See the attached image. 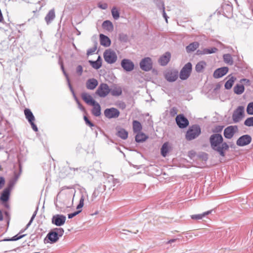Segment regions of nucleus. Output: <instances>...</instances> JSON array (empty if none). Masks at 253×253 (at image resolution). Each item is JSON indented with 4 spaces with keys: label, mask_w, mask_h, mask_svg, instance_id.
I'll return each instance as SVG.
<instances>
[{
    "label": "nucleus",
    "mask_w": 253,
    "mask_h": 253,
    "mask_svg": "<svg viewBox=\"0 0 253 253\" xmlns=\"http://www.w3.org/2000/svg\"><path fill=\"white\" fill-rule=\"evenodd\" d=\"M112 14L115 20H117L120 17V13L116 7H114L111 10Z\"/></svg>",
    "instance_id": "41"
},
{
    "label": "nucleus",
    "mask_w": 253,
    "mask_h": 253,
    "mask_svg": "<svg viewBox=\"0 0 253 253\" xmlns=\"http://www.w3.org/2000/svg\"><path fill=\"white\" fill-rule=\"evenodd\" d=\"M177 240L176 239H171L168 241L167 244H171V243L174 242Z\"/></svg>",
    "instance_id": "62"
},
{
    "label": "nucleus",
    "mask_w": 253,
    "mask_h": 253,
    "mask_svg": "<svg viewBox=\"0 0 253 253\" xmlns=\"http://www.w3.org/2000/svg\"><path fill=\"white\" fill-rule=\"evenodd\" d=\"M201 133V128L199 126L195 125L189 127L186 134L187 140H192L197 138Z\"/></svg>",
    "instance_id": "2"
},
{
    "label": "nucleus",
    "mask_w": 253,
    "mask_h": 253,
    "mask_svg": "<svg viewBox=\"0 0 253 253\" xmlns=\"http://www.w3.org/2000/svg\"><path fill=\"white\" fill-rule=\"evenodd\" d=\"M3 220V215L1 211L0 210V221H2Z\"/></svg>",
    "instance_id": "63"
},
{
    "label": "nucleus",
    "mask_w": 253,
    "mask_h": 253,
    "mask_svg": "<svg viewBox=\"0 0 253 253\" xmlns=\"http://www.w3.org/2000/svg\"><path fill=\"white\" fill-rule=\"evenodd\" d=\"M81 211H75L73 213L68 214V218H73V217H74L76 215H77V214H78Z\"/></svg>",
    "instance_id": "53"
},
{
    "label": "nucleus",
    "mask_w": 253,
    "mask_h": 253,
    "mask_svg": "<svg viewBox=\"0 0 253 253\" xmlns=\"http://www.w3.org/2000/svg\"><path fill=\"white\" fill-rule=\"evenodd\" d=\"M55 233H57V235L59 238L62 237L64 233V230L62 228H56L53 230Z\"/></svg>",
    "instance_id": "44"
},
{
    "label": "nucleus",
    "mask_w": 253,
    "mask_h": 253,
    "mask_svg": "<svg viewBox=\"0 0 253 253\" xmlns=\"http://www.w3.org/2000/svg\"><path fill=\"white\" fill-rule=\"evenodd\" d=\"M110 89V92L113 96H119L122 94V88L118 85H113Z\"/></svg>",
    "instance_id": "18"
},
{
    "label": "nucleus",
    "mask_w": 253,
    "mask_h": 253,
    "mask_svg": "<svg viewBox=\"0 0 253 253\" xmlns=\"http://www.w3.org/2000/svg\"><path fill=\"white\" fill-rule=\"evenodd\" d=\"M46 238H48L51 243L56 242L59 239L57 235V233H55L53 230L49 232L47 234Z\"/></svg>",
    "instance_id": "24"
},
{
    "label": "nucleus",
    "mask_w": 253,
    "mask_h": 253,
    "mask_svg": "<svg viewBox=\"0 0 253 253\" xmlns=\"http://www.w3.org/2000/svg\"><path fill=\"white\" fill-rule=\"evenodd\" d=\"M103 57L105 61L108 64H113L117 60L116 53L111 49H106L104 51Z\"/></svg>",
    "instance_id": "3"
},
{
    "label": "nucleus",
    "mask_w": 253,
    "mask_h": 253,
    "mask_svg": "<svg viewBox=\"0 0 253 253\" xmlns=\"http://www.w3.org/2000/svg\"><path fill=\"white\" fill-rule=\"evenodd\" d=\"M218 49L216 47H211L210 48H203L198 49L197 51V55H204V54H211L213 53H215L217 51Z\"/></svg>",
    "instance_id": "19"
},
{
    "label": "nucleus",
    "mask_w": 253,
    "mask_h": 253,
    "mask_svg": "<svg viewBox=\"0 0 253 253\" xmlns=\"http://www.w3.org/2000/svg\"><path fill=\"white\" fill-rule=\"evenodd\" d=\"M176 122L178 126L181 128L186 127L189 125L188 120L183 115L177 116Z\"/></svg>",
    "instance_id": "13"
},
{
    "label": "nucleus",
    "mask_w": 253,
    "mask_h": 253,
    "mask_svg": "<svg viewBox=\"0 0 253 253\" xmlns=\"http://www.w3.org/2000/svg\"><path fill=\"white\" fill-rule=\"evenodd\" d=\"M102 27L104 29L109 32L112 31L113 30V24L109 20H106L103 22L102 24Z\"/></svg>",
    "instance_id": "28"
},
{
    "label": "nucleus",
    "mask_w": 253,
    "mask_h": 253,
    "mask_svg": "<svg viewBox=\"0 0 253 253\" xmlns=\"http://www.w3.org/2000/svg\"><path fill=\"white\" fill-rule=\"evenodd\" d=\"M89 62L90 63L92 67L95 69H98L101 67L102 65L101 62H99V61H92L89 60Z\"/></svg>",
    "instance_id": "40"
},
{
    "label": "nucleus",
    "mask_w": 253,
    "mask_h": 253,
    "mask_svg": "<svg viewBox=\"0 0 253 253\" xmlns=\"http://www.w3.org/2000/svg\"><path fill=\"white\" fill-rule=\"evenodd\" d=\"M224 61L229 64L232 65L233 64V61L231 55L230 54H225L223 56Z\"/></svg>",
    "instance_id": "37"
},
{
    "label": "nucleus",
    "mask_w": 253,
    "mask_h": 253,
    "mask_svg": "<svg viewBox=\"0 0 253 253\" xmlns=\"http://www.w3.org/2000/svg\"><path fill=\"white\" fill-rule=\"evenodd\" d=\"M252 140L251 136L248 134L244 135L237 140L236 144L239 146H244L250 144Z\"/></svg>",
    "instance_id": "14"
},
{
    "label": "nucleus",
    "mask_w": 253,
    "mask_h": 253,
    "mask_svg": "<svg viewBox=\"0 0 253 253\" xmlns=\"http://www.w3.org/2000/svg\"><path fill=\"white\" fill-rule=\"evenodd\" d=\"M73 93V95L75 98V99L76 100L77 103H78V106H79V108L82 110H84V107L81 105V104L80 103L79 101L78 100V98H77L75 94V92H74V93L72 92Z\"/></svg>",
    "instance_id": "49"
},
{
    "label": "nucleus",
    "mask_w": 253,
    "mask_h": 253,
    "mask_svg": "<svg viewBox=\"0 0 253 253\" xmlns=\"http://www.w3.org/2000/svg\"><path fill=\"white\" fill-rule=\"evenodd\" d=\"M98 7L102 9H106L107 8L108 5L106 3H98Z\"/></svg>",
    "instance_id": "57"
},
{
    "label": "nucleus",
    "mask_w": 253,
    "mask_h": 253,
    "mask_svg": "<svg viewBox=\"0 0 253 253\" xmlns=\"http://www.w3.org/2000/svg\"><path fill=\"white\" fill-rule=\"evenodd\" d=\"M119 39L121 41L126 42L127 40V36L125 34H120L119 36Z\"/></svg>",
    "instance_id": "54"
},
{
    "label": "nucleus",
    "mask_w": 253,
    "mask_h": 253,
    "mask_svg": "<svg viewBox=\"0 0 253 253\" xmlns=\"http://www.w3.org/2000/svg\"><path fill=\"white\" fill-rule=\"evenodd\" d=\"M25 236V235H20V236H18V235H16L13 236L10 239H9V240H7L8 241H17V240H18L19 239H21L22 238H23Z\"/></svg>",
    "instance_id": "48"
},
{
    "label": "nucleus",
    "mask_w": 253,
    "mask_h": 253,
    "mask_svg": "<svg viewBox=\"0 0 253 253\" xmlns=\"http://www.w3.org/2000/svg\"><path fill=\"white\" fill-rule=\"evenodd\" d=\"M210 141L211 148L224 157L225 151L228 149L229 146L226 142H223L222 135L218 133L213 134L211 136Z\"/></svg>",
    "instance_id": "1"
},
{
    "label": "nucleus",
    "mask_w": 253,
    "mask_h": 253,
    "mask_svg": "<svg viewBox=\"0 0 253 253\" xmlns=\"http://www.w3.org/2000/svg\"><path fill=\"white\" fill-rule=\"evenodd\" d=\"M198 157L203 161H207L208 159V154L205 153H201L199 154Z\"/></svg>",
    "instance_id": "45"
},
{
    "label": "nucleus",
    "mask_w": 253,
    "mask_h": 253,
    "mask_svg": "<svg viewBox=\"0 0 253 253\" xmlns=\"http://www.w3.org/2000/svg\"><path fill=\"white\" fill-rule=\"evenodd\" d=\"M240 83L243 84H249L250 81L248 79H243L240 80Z\"/></svg>",
    "instance_id": "60"
},
{
    "label": "nucleus",
    "mask_w": 253,
    "mask_h": 253,
    "mask_svg": "<svg viewBox=\"0 0 253 253\" xmlns=\"http://www.w3.org/2000/svg\"><path fill=\"white\" fill-rule=\"evenodd\" d=\"M84 196L82 195L80 199V203L79 205L77 207V209H80L82 208L84 206Z\"/></svg>",
    "instance_id": "46"
},
{
    "label": "nucleus",
    "mask_w": 253,
    "mask_h": 253,
    "mask_svg": "<svg viewBox=\"0 0 253 253\" xmlns=\"http://www.w3.org/2000/svg\"><path fill=\"white\" fill-rule=\"evenodd\" d=\"M140 68L145 71H149L152 68V61L150 57H145L140 62Z\"/></svg>",
    "instance_id": "7"
},
{
    "label": "nucleus",
    "mask_w": 253,
    "mask_h": 253,
    "mask_svg": "<svg viewBox=\"0 0 253 253\" xmlns=\"http://www.w3.org/2000/svg\"><path fill=\"white\" fill-rule=\"evenodd\" d=\"M110 88L106 84H101L98 87L96 93L101 97H106L110 93Z\"/></svg>",
    "instance_id": "6"
},
{
    "label": "nucleus",
    "mask_w": 253,
    "mask_h": 253,
    "mask_svg": "<svg viewBox=\"0 0 253 253\" xmlns=\"http://www.w3.org/2000/svg\"><path fill=\"white\" fill-rule=\"evenodd\" d=\"M19 169H20V172H19V173H17L16 172H14V178L9 181V183L8 184V185L9 186H10L11 187H13V186L15 184V183L16 182V181H17L18 179L19 178V177L20 176V173H21V166L20 165L19 166Z\"/></svg>",
    "instance_id": "34"
},
{
    "label": "nucleus",
    "mask_w": 253,
    "mask_h": 253,
    "mask_svg": "<svg viewBox=\"0 0 253 253\" xmlns=\"http://www.w3.org/2000/svg\"><path fill=\"white\" fill-rule=\"evenodd\" d=\"M99 37L101 45L105 47H108L110 45L111 41L107 36L101 34H100Z\"/></svg>",
    "instance_id": "21"
},
{
    "label": "nucleus",
    "mask_w": 253,
    "mask_h": 253,
    "mask_svg": "<svg viewBox=\"0 0 253 253\" xmlns=\"http://www.w3.org/2000/svg\"><path fill=\"white\" fill-rule=\"evenodd\" d=\"M105 116L108 119L117 118L120 115V111L116 108H107L104 110Z\"/></svg>",
    "instance_id": "8"
},
{
    "label": "nucleus",
    "mask_w": 253,
    "mask_h": 253,
    "mask_svg": "<svg viewBox=\"0 0 253 253\" xmlns=\"http://www.w3.org/2000/svg\"><path fill=\"white\" fill-rule=\"evenodd\" d=\"M133 130L134 132H139L142 129V125L140 123L137 121H133L132 123Z\"/></svg>",
    "instance_id": "31"
},
{
    "label": "nucleus",
    "mask_w": 253,
    "mask_h": 253,
    "mask_svg": "<svg viewBox=\"0 0 253 253\" xmlns=\"http://www.w3.org/2000/svg\"><path fill=\"white\" fill-rule=\"evenodd\" d=\"M206 64L204 61H201L197 64L195 69L197 72H201L206 66Z\"/></svg>",
    "instance_id": "38"
},
{
    "label": "nucleus",
    "mask_w": 253,
    "mask_h": 253,
    "mask_svg": "<svg viewBox=\"0 0 253 253\" xmlns=\"http://www.w3.org/2000/svg\"><path fill=\"white\" fill-rule=\"evenodd\" d=\"M34 121H32V122H29V123L31 125L33 129L35 131H38V128L37 126H36V125L34 124Z\"/></svg>",
    "instance_id": "56"
},
{
    "label": "nucleus",
    "mask_w": 253,
    "mask_h": 253,
    "mask_svg": "<svg viewBox=\"0 0 253 253\" xmlns=\"http://www.w3.org/2000/svg\"><path fill=\"white\" fill-rule=\"evenodd\" d=\"M96 50V47L89 48L87 51V55H89L92 54Z\"/></svg>",
    "instance_id": "51"
},
{
    "label": "nucleus",
    "mask_w": 253,
    "mask_h": 253,
    "mask_svg": "<svg viewBox=\"0 0 253 253\" xmlns=\"http://www.w3.org/2000/svg\"><path fill=\"white\" fill-rule=\"evenodd\" d=\"M5 183V179L3 177H0V189L3 187Z\"/></svg>",
    "instance_id": "58"
},
{
    "label": "nucleus",
    "mask_w": 253,
    "mask_h": 253,
    "mask_svg": "<svg viewBox=\"0 0 253 253\" xmlns=\"http://www.w3.org/2000/svg\"><path fill=\"white\" fill-rule=\"evenodd\" d=\"M244 125L248 126H253V117L247 118L244 122Z\"/></svg>",
    "instance_id": "42"
},
{
    "label": "nucleus",
    "mask_w": 253,
    "mask_h": 253,
    "mask_svg": "<svg viewBox=\"0 0 253 253\" xmlns=\"http://www.w3.org/2000/svg\"><path fill=\"white\" fill-rule=\"evenodd\" d=\"M178 72L175 70H169L166 72L165 77L166 79L169 82H173L176 80L178 78Z\"/></svg>",
    "instance_id": "11"
},
{
    "label": "nucleus",
    "mask_w": 253,
    "mask_h": 253,
    "mask_svg": "<svg viewBox=\"0 0 253 253\" xmlns=\"http://www.w3.org/2000/svg\"><path fill=\"white\" fill-rule=\"evenodd\" d=\"M36 215V212H35V213L33 214V215H32L30 221L29 222V223L27 224V228H28L32 223V222H33V219H34L35 216Z\"/></svg>",
    "instance_id": "59"
},
{
    "label": "nucleus",
    "mask_w": 253,
    "mask_h": 253,
    "mask_svg": "<svg viewBox=\"0 0 253 253\" xmlns=\"http://www.w3.org/2000/svg\"><path fill=\"white\" fill-rule=\"evenodd\" d=\"M170 114L172 116H174L177 114V109L175 107L172 108L170 110Z\"/></svg>",
    "instance_id": "55"
},
{
    "label": "nucleus",
    "mask_w": 253,
    "mask_h": 253,
    "mask_svg": "<svg viewBox=\"0 0 253 253\" xmlns=\"http://www.w3.org/2000/svg\"><path fill=\"white\" fill-rule=\"evenodd\" d=\"M211 213V211H207L202 214H193L191 215V218L194 220H200L202 219L206 215H208Z\"/></svg>",
    "instance_id": "35"
},
{
    "label": "nucleus",
    "mask_w": 253,
    "mask_h": 253,
    "mask_svg": "<svg viewBox=\"0 0 253 253\" xmlns=\"http://www.w3.org/2000/svg\"><path fill=\"white\" fill-rule=\"evenodd\" d=\"M84 120L85 122L86 125H88L90 127L94 126V125L91 123L86 116H84Z\"/></svg>",
    "instance_id": "52"
},
{
    "label": "nucleus",
    "mask_w": 253,
    "mask_h": 253,
    "mask_svg": "<svg viewBox=\"0 0 253 253\" xmlns=\"http://www.w3.org/2000/svg\"><path fill=\"white\" fill-rule=\"evenodd\" d=\"M83 71V67L81 65H78L76 68V72L79 74V76H81Z\"/></svg>",
    "instance_id": "50"
},
{
    "label": "nucleus",
    "mask_w": 253,
    "mask_h": 253,
    "mask_svg": "<svg viewBox=\"0 0 253 253\" xmlns=\"http://www.w3.org/2000/svg\"><path fill=\"white\" fill-rule=\"evenodd\" d=\"M170 57V53L169 52H167L160 57L159 59V63L162 66H166L169 61Z\"/></svg>",
    "instance_id": "17"
},
{
    "label": "nucleus",
    "mask_w": 253,
    "mask_h": 253,
    "mask_svg": "<svg viewBox=\"0 0 253 253\" xmlns=\"http://www.w3.org/2000/svg\"><path fill=\"white\" fill-rule=\"evenodd\" d=\"M238 128L236 126H230L227 127L224 130V136L227 139H231L235 133L237 132Z\"/></svg>",
    "instance_id": "9"
},
{
    "label": "nucleus",
    "mask_w": 253,
    "mask_h": 253,
    "mask_svg": "<svg viewBox=\"0 0 253 253\" xmlns=\"http://www.w3.org/2000/svg\"><path fill=\"white\" fill-rule=\"evenodd\" d=\"M98 85L97 81L94 79H88L86 83V87L87 89L93 90Z\"/></svg>",
    "instance_id": "22"
},
{
    "label": "nucleus",
    "mask_w": 253,
    "mask_h": 253,
    "mask_svg": "<svg viewBox=\"0 0 253 253\" xmlns=\"http://www.w3.org/2000/svg\"><path fill=\"white\" fill-rule=\"evenodd\" d=\"M83 100L88 105H91L94 104L96 101L92 98V96L86 92H83L81 95Z\"/></svg>",
    "instance_id": "20"
},
{
    "label": "nucleus",
    "mask_w": 253,
    "mask_h": 253,
    "mask_svg": "<svg viewBox=\"0 0 253 253\" xmlns=\"http://www.w3.org/2000/svg\"><path fill=\"white\" fill-rule=\"evenodd\" d=\"M244 107L240 106L234 111L232 119L234 123L239 122L244 117Z\"/></svg>",
    "instance_id": "5"
},
{
    "label": "nucleus",
    "mask_w": 253,
    "mask_h": 253,
    "mask_svg": "<svg viewBox=\"0 0 253 253\" xmlns=\"http://www.w3.org/2000/svg\"><path fill=\"white\" fill-rule=\"evenodd\" d=\"M12 187L8 185V187L4 189L0 197V200L5 202H7L9 198L10 192Z\"/></svg>",
    "instance_id": "16"
},
{
    "label": "nucleus",
    "mask_w": 253,
    "mask_h": 253,
    "mask_svg": "<svg viewBox=\"0 0 253 253\" xmlns=\"http://www.w3.org/2000/svg\"><path fill=\"white\" fill-rule=\"evenodd\" d=\"M161 5L162 6V10H163V17L165 18L166 22L168 23V17L166 13L165 10V6H164V2H161Z\"/></svg>",
    "instance_id": "47"
},
{
    "label": "nucleus",
    "mask_w": 253,
    "mask_h": 253,
    "mask_svg": "<svg viewBox=\"0 0 253 253\" xmlns=\"http://www.w3.org/2000/svg\"><path fill=\"white\" fill-rule=\"evenodd\" d=\"M122 67L126 72H130L134 69V65L129 59H124L121 61Z\"/></svg>",
    "instance_id": "12"
},
{
    "label": "nucleus",
    "mask_w": 253,
    "mask_h": 253,
    "mask_svg": "<svg viewBox=\"0 0 253 253\" xmlns=\"http://www.w3.org/2000/svg\"><path fill=\"white\" fill-rule=\"evenodd\" d=\"M228 71V68L226 67L217 69L213 73V76L214 78H219L225 75Z\"/></svg>",
    "instance_id": "15"
},
{
    "label": "nucleus",
    "mask_w": 253,
    "mask_h": 253,
    "mask_svg": "<svg viewBox=\"0 0 253 253\" xmlns=\"http://www.w3.org/2000/svg\"><path fill=\"white\" fill-rule=\"evenodd\" d=\"M170 150L169 144V142H167L164 143L162 145V147L161 149V155L165 157L167 155V154L169 153Z\"/></svg>",
    "instance_id": "26"
},
{
    "label": "nucleus",
    "mask_w": 253,
    "mask_h": 253,
    "mask_svg": "<svg viewBox=\"0 0 253 253\" xmlns=\"http://www.w3.org/2000/svg\"><path fill=\"white\" fill-rule=\"evenodd\" d=\"M192 71V64L188 62L186 64L180 72L179 77L182 80H186L190 76Z\"/></svg>",
    "instance_id": "4"
},
{
    "label": "nucleus",
    "mask_w": 253,
    "mask_h": 253,
    "mask_svg": "<svg viewBox=\"0 0 253 253\" xmlns=\"http://www.w3.org/2000/svg\"><path fill=\"white\" fill-rule=\"evenodd\" d=\"M117 135L123 139H126L128 136V133L125 129L121 128L118 130Z\"/></svg>",
    "instance_id": "36"
},
{
    "label": "nucleus",
    "mask_w": 253,
    "mask_h": 253,
    "mask_svg": "<svg viewBox=\"0 0 253 253\" xmlns=\"http://www.w3.org/2000/svg\"><path fill=\"white\" fill-rule=\"evenodd\" d=\"M93 106V109L92 110V114L96 117H98L101 115V107L99 104L96 102L94 104L91 105Z\"/></svg>",
    "instance_id": "25"
},
{
    "label": "nucleus",
    "mask_w": 253,
    "mask_h": 253,
    "mask_svg": "<svg viewBox=\"0 0 253 253\" xmlns=\"http://www.w3.org/2000/svg\"><path fill=\"white\" fill-rule=\"evenodd\" d=\"M24 114L26 117V118L28 120L29 122H32V121H35V117L31 111V110L29 109H25L24 110Z\"/></svg>",
    "instance_id": "30"
},
{
    "label": "nucleus",
    "mask_w": 253,
    "mask_h": 253,
    "mask_svg": "<svg viewBox=\"0 0 253 253\" xmlns=\"http://www.w3.org/2000/svg\"><path fill=\"white\" fill-rule=\"evenodd\" d=\"M66 217L63 214H55L52 216V223L57 226H60L65 223Z\"/></svg>",
    "instance_id": "10"
},
{
    "label": "nucleus",
    "mask_w": 253,
    "mask_h": 253,
    "mask_svg": "<svg viewBox=\"0 0 253 253\" xmlns=\"http://www.w3.org/2000/svg\"><path fill=\"white\" fill-rule=\"evenodd\" d=\"M199 46V42H193L186 46V51L187 52H191L196 50Z\"/></svg>",
    "instance_id": "29"
},
{
    "label": "nucleus",
    "mask_w": 253,
    "mask_h": 253,
    "mask_svg": "<svg viewBox=\"0 0 253 253\" xmlns=\"http://www.w3.org/2000/svg\"><path fill=\"white\" fill-rule=\"evenodd\" d=\"M247 112L249 115H253V102L248 104L247 107Z\"/></svg>",
    "instance_id": "43"
},
{
    "label": "nucleus",
    "mask_w": 253,
    "mask_h": 253,
    "mask_svg": "<svg viewBox=\"0 0 253 253\" xmlns=\"http://www.w3.org/2000/svg\"><path fill=\"white\" fill-rule=\"evenodd\" d=\"M147 138L148 137L145 134L140 131L137 132L135 136V141L137 142H142L145 141Z\"/></svg>",
    "instance_id": "27"
},
{
    "label": "nucleus",
    "mask_w": 253,
    "mask_h": 253,
    "mask_svg": "<svg viewBox=\"0 0 253 253\" xmlns=\"http://www.w3.org/2000/svg\"><path fill=\"white\" fill-rule=\"evenodd\" d=\"M55 14L54 9H52L49 11L48 13L45 17V21L47 25L50 24L51 21L55 18Z\"/></svg>",
    "instance_id": "23"
},
{
    "label": "nucleus",
    "mask_w": 253,
    "mask_h": 253,
    "mask_svg": "<svg viewBox=\"0 0 253 253\" xmlns=\"http://www.w3.org/2000/svg\"><path fill=\"white\" fill-rule=\"evenodd\" d=\"M236 80V78L234 77H230L229 79L225 83L224 85L225 88L227 89H230L233 86V84Z\"/></svg>",
    "instance_id": "33"
},
{
    "label": "nucleus",
    "mask_w": 253,
    "mask_h": 253,
    "mask_svg": "<svg viewBox=\"0 0 253 253\" xmlns=\"http://www.w3.org/2000/svg\"><path fill=\"white\" fill-rule=\"evenodd\" d=\"M96 61H99V62H101V59L100 56H99L98 57V58H97V60H96Z\"/></svg>",
    "instance_id": "64"
},
{
    "label": "nucleus",
    "mask_w": 253,
    "mask_h": 253,
    "mask_svg": "<svg viewBox=\"0 0 253 253\" xmlns=\"http://www.w3.org/2000/svg\"><path fill=\"white\" fill-rule=\"evenodd\" d=\"M245 88L243 84H237L234 87V91L237 94H241L244 92Z\"/></svg>",
    "instance_id": "32"
},
{
    "label": "nucleus",
    "mask_w": 253,
    "mask_h": 253,
    "mask_svg": "<svg viewBox=\"0 0 253 253\" xmlns=\"http://www.w3.org/2000/svg\"><path fill=\"white\" fill-rule=\"evenodd\" d=\"M61 69H62V70L63 71V73L64 74V75H65V76L66 78V80H67V81L68 82V85H69V88L70 89V90L72 92H73L74 93V90H73V87H72V85H71V84H70V80H69V78L68 77V75L67 73L66 72V71H65L63 64H61Z\"/></svg>",
    "instance_id": "39"
},
{
    "label": "nucleus",
    "mask_w": 253,
    "mask_h": 253,
    "mask_svg": "<svg viewBox=\"0 0 253 253\" xmlns=\"http://www.w3.org/2000/svg\"><path fill=\"white\" fill-rule=\"evenodd\" d=\"M189 156H190V157H192L195 156V152L194 151H191L189 152Z\"/></svg>",
    "instance_id": "61"
}]
</instances>
